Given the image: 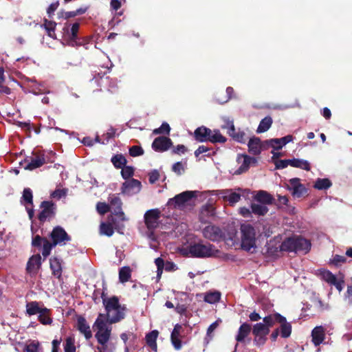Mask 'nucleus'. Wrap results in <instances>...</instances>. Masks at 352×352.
I'll return each mask as SVG.
<instances>
[{"label": "nucleus", "mask_w": 352, "mask_h": 352, "mask_svg": "<svg viewBox=\"0 0 352 352\" xmlns=\"http://www.w3.org/2000/svg\"><path fill=\"white\" fill-rule=\"evenodd\" d=\"M104 318V316L99 314L94 324V328L97 330L95 337L99 344L97 350L98 352H113L114 347L109 343L111 327L106 325Z\"/></svg>", "instance_id": "f257e3e1"}, {"label": "nucleus", "mask_w": 352, "mask_h": 352, "mask_svg": "<svg viewBox=\"0 0 352 352\" xmlns=\"http://www.w3.org/2000/svg\"><path fill=\"white\" fill-rule=\"evenodd\" d=\"M106 314H101L104 316L106 325L107 324L116 323L124 318L126 307L121 305L117 296H113L109 298L108 301L104 302Z\"/></svg>", "instance_id": "f03ea898"}, {"label": "nucleus", "mask_w": 352, "mask_h": 352, "mask_svg": "<svg viewBox=\"0 0 352 352\" xmlns=\"http://www.w3.org/2000/svg\"><path fill=\"white\" fill-rule=\"evenodd\" d=\"M192 136L195 140L200 142L224 143L227 140L219 130L212 131L205 126L197 127L195 130Z\"/></svg>", "instance_id": "7ed1b4c3"}, {"label": "nucleus", "mask_w": 352, "mask_h": 352, "mask_svg": "<svg viewBox=\"0 0 352 352\" xmlns=\"http://www.w3.org/2000/svg\"><path fill=\"white\" fill-rule=\"evenodd\" d=\"M186 250L194 258H209L219 252L214 245L209 243H204L202 241L190 243Z\"/></svg>", "instance_id": "20e7f679"}, {"label": "nucleus", "mask_w": 352, "mask_h": 352, "mask_svg": "<svg viewBox=\"0 0 352 352\" xmlns=\"http://www.w3.org/2000/svg\"><path fill=\"white\" fill-rule=\"evenodd\" d=\"M152 148L157 153H164L172 148L174 154L185 153L188 152L187 148L183 144L174 146L172 140L166 136H159L152 143Z\"/></svg>", "instance_id": "39448f33"}, {"label": "nucleus", "mask_w": 352, "mask_h": 352, "mask_svg": "<svg viewBox=\"0 0 352 352\" xmlns=\"http://www.w3.org/2000/svg\"><path fill=\"white\" fill-rule=\"evenodd\" d=\"M52 241H46L45 248V254H50L51 250L57 245H64L71 240V237L66 231L60 226H58L53 228L50 233Z\"/></svg>", "instance_id": "423d86ee"}, {"label": "nucleus", "mask_w": 352, "mask_h": 352, "mask_svg": "<svg viewBox=\"0 0 352 352\" xmlns=\"http://www.w3.org/2000/svg\"><path fill=\"white\" fill-rule=\"evenodd\" d=\"M241 233V248L245 251L251 252L256 248V232L252 226L244 223L240 228Z\"/></svg>", "instance_id": "0eeeda50"}, {"label": "nucleus", "mask_w": 352, "mask_h": 352, "mask_svg": "<svg viewBox=\"0 0 352 352\" xmlns=\"http://www.w3.org/2000/svg\"><path fill=\"white\" fill-rule=\"evenodd\" d=\"M280 155H273L272 159L274 161L276 168L278 169L286 168L288 165L291 166L300 168L305 170H310V164L307 160L300 159H292V160H275L274 157H279Z\"/></svg>", "instance_id": "6e6552de"}, {"label": "nucleus", "mask_w": 352, "mask_h": 352, "mask_svg": "<svg viewBox=\"0 0 352 352\" xmlns=\"http://www.w3.org/2000/svg\"><path fill=\"white\" fill-rule=\"evenodd\" d=\"M41 211L38 214V219L41 223L50 221L56 214V207L54 203L50 201H43L40 205Z\"/></svg>", "instance_id": "1a4fd4ad"}, {"label": "nucleus", "mask_w": 352, "mask_h": 352, "mask_svg": "<svg viewBox=\"0 0 352 352\" xmlns=\"http://www.w3.org/2000/svg\"><path fill=\"white\" fill-rule=\"evenodd\" d=\"M201 233L203 236L211 241H220L224 238V232L221 228L214 224H209L204 227Z\"/></svg>", "instance_id": "9d476101"}, {"label": "nucleus", "mask_w": 352, "mask_h": 352, "mask_svg": "<svg viewBox=\"0 0 352 352\" xmlns=\"http://www.w3.org/2000/svg\"><path fill=\"white\" fill-rule=\"evenodd\" d=\"M294 138L292 135H287L281 138H272L270 140H265L264 146H265L266 151L272 148L273 150L271 151L272 154H282L280 152H275V151L280 150L285 144L292 142Z\"/></svg>", "instance_id": "9b49d317"}, {"label": "nucleus", "mask_w": 352, "mask_h": 352, "mask_svg": "<svg viewBox=\"0 0 352 352\" xmlns=\"http://www.w3.org/2000/svg\"><path fill=\"white\" fill-rule=\"evenodd\" d=\"M142 183L135 179H129L122 183L120 188L121 193L126 196L138 194L142 190Z\"/></svg>", "instance_id": "f8f14e48"}, {"label": "nucleus", "mask_w": 352, "mask_h": 352, "mask_svg": "<svg viewBox=\"0 0 352 352\" xmlns=\"http://www.w3.org/2000/svg\"><path fill=\"white\" fill-rule=\"evenodd\" d=\"M109 222H102L100 225V234L102 235H106L107 236H111L113 234L114 229H116L118 232H120L123 228L124 226H120L116 219L112 216L109 215L108 217Z\"/></svg>", "instance_id": "ddd939ff"}, {"label": "nucleus", "mask_w": 352, "mask_h": 352, "mask_svg": "<svg viewBox=\"0 0 352 352\" xmlns=\"http://www.w3.org/2000/svg\"><path fill=\"white\" fill-rule=\"evenodd\" d=\"M110 210H113V214L117 216L122 221H126L128 219L122 211V201L117 195H110L108 197Z\"/></svg>", "instance_id": "4468645a"}, {"label": "nucleus", "mask_w": 352, "mask_h": 352, "mask_svg": "<svg viewBox=\"0 0 352 352\" xmlns=\"http://www.w3.org/2000/svg\"><path fill=\"white\" fill-rule=\"evenodd\" d=\"M195 196V192L185 191L170 199L168 204L174 208H182Z\"/></svg>", "instance_id": "2eb2a0df"}, {"label": "nucleus", "mask_w": 352, "mask_h": 352, "mask_svg": "<svg viewBox=\"0 0 352 352\" xmlns=\"http://www.w3.org/2000/svg\"><path fill=\"white\" fill-rule=\"evenodd\" d=\"M236 162L239 165L234 174L240 175L248 170L250 166H255L257 163V159L250 155H238Z\"/></svg>", "instance_id": "dca6fc26"}, {"label": "nucleus", "mask_w": 352, "mask_h": 352, "mask_svg": "<svg viewBox=\"0 0 352 352\" xmlns=\"http://www.w3.org/2000/svg\"><path fill=\"white\" fill-rule=\"evenodd\" d=\"M160 211L158 209H151L144 214V221L148 230L155 229L159 225Z\"/></svg>", "instance_id": "f3484780"}, {"label": "nucleus", "mask_w": 352, "mask_h": 352, "mask_svg": "<svg viewBox=\"0 0 352 352\" xmlns=\"http://www.w3.org/2000/svg\"><path fill=\"white\" fill-rule=\"evenodd\" d=\"M76 327L85 336L86 340H88L92 338L93 334L90 326L84 316L81 315L76 316Z\"/></svg>", "instance_id": "a211bd4d"}, {"label": "nucleus", "mask_w": 352, "mask_h": 352, "mask_svg": "<svg viewBox=\"0 0 352 352\" xmlns=\"http://www.w3.org/2000/svg\"><path fill=\"white\" fill-rule=\"evenodd\" d=\"M41 267V256L40 254L32 255L28 260L26 265V271L31 275L38 273Z\"/></svg>", "instance_id": "6ab92c4d"}, {"label": "nucleus", "mask_w": 352, "mask_h": 352, "mask_svg": "<svg viewBox=\"0 0 352 352\" xmlns=\"http://www.w3.org/2000/svg\"><path fill=\"white\" fill-rule=\"evenodd\" d=\"M288 189L292 192V195L296 197H300L307 192V189L300 183L299 178L291 179Z\"/></svg>", "instance_id": "aec40b11"}, {"label": "nucleus", "mask_w": 352, "mask_h": 352, "mask_svg": "<svg viewBox=\"0 0 352 352\" xmlns=\"http://www.w3.org/2000/svg\"><path fill=\"white\" fill-rule=\"evenodd\" d=\"M91 81L96 82L98 86L102 87L109 83L108 90L113 92L115 88L117 87L116 80L110 78L109 76H106L104 74L101 75L98 74L94 76Z\"/></svg>", "instance_id": "412c9836"}, {"label": "nucleus", "mask_w": 352, "mask_h": 352, "mask_svg": "<svg viewBox=\"0 0 352 352\" xmlns=\"http://www.w3.org/2000/svg\"><path fill=\"white\" fill-rule=\"evenodd\" d=\"M264 144L265 141H261L259 138H250L248 144L249 152L252 154H260L262 151H266Z\"/></svg>", "instance_id": "4be33fe9"}, {"label": "nucleus", "mask_w": 352, "mask_h": 352, "mask_svg": "<svg viewBox=\"0 0 352 352\" xmlns=\"http://www.w3.org/2000/svg\"><path fill=\"white\" fill-rule=\"evenodd\" d=\"M312 342L318 346L323 342L325 338V329L322 326L316 327L311 331Z\"/></svg>", "instance_id": "5701e85b"}, {"label": "nucleus", "mask_w": 352, "mask_h": 352, "mask_svg": "<svg viewBox=\"0 0 352 352\" xmlns=\"http://www.w3.org/2000/svg\"><path fill=\"white\" fill-rule=\"evenodd\" d=\"M311 245L310 241L301 236H295V252H301L307 254L309 252Z\"/></svg>", "instance_id": "b1692460"}, {"label": "nucleus", "mask_w": 352, "mask_h": 352, "mask_svg": "<svg viewBox=\"0 0 352 352\" xmlns=\"http://www.w3.org/2000/svg\"><path fill=\"white\" fill-rule=\"evenodd\" d=\"M215 214L214 208L211 204H206L201 206L199 212V221L202 223L208 221V218Z\"/></svg>", "instance_id": "393cba45"}, {"label": "nucleus", "mask_w": 352, "mask_h": 352, "mask_svg": "<svg viewBox=\"0 0 352 352\" xmlns=\"http://www.w3.org/2000/svg\"><path fill=\"white\" fill-rule=\"evenodd\" d=\"M114 148H112L113 154H122V152L126 154V150H129V154H143L144 150L140 146H133L131 147H129L124 145L122 146V148H120L118 146H114Z\"/></svg>", "instance_id": "a878e982"}, {"label": "nucleus", "mask_w": 352, "mask_h": 352, "mask_svg": "<svg viewBox=\"0 0 352 352\" xmlns=\"http://www.w3.org/2000/svg\"><path fill=\"white\" fill-rule=\"evenodd\" d=\"M254 198L255 201L265 206L272 204L274 201L273 196L264 190L258 191Z\"/></svg>", "instance_id": "bb28decb"}, {"label": "nucleus", "mask_w": 352, "mask_h": 352, "mask_svg": "<svg viewBox=\"0 0 352 352\" xmlns=\"http://www.w3.org/2000/svg\"><path fill=\"white\" fill-rule=\"evenodd\" d=\"M45 163V159L42 155H36L35 158L31 159L30 161L25 160L24 162V168L28 170H34L41 167Z\"/></svg>", "instance_id": "cd10ccee"}, {"label": "nucleus", "mask_w": 352, "mask_h": 352, "mask_svg": "<svg viewBox=\"0 0 352 352\" xmlns=\"http://www.w3.org/2000/svg\"><path fill=\"white\" fill-rule=\"evenodd\" d=\"M182 329V327L181 324H175L170 336L171 342L177 350L180 349L182 347V342L179 339Z\"/></svg>", "instance_id": "c85d7f7f"}, {"label": "nucleus", "mask_w": 352, "mask_h": 352, "mask_svg": "<svg viewBox=\"0 0 352 352\" xmlns=\"http://www.w3.org/2000/svg\"><path fill=\"white\" fill-rule=\"evenodd\" d=\"M251 329L252 327L250 324L247 322L243 323L238 330L237 335L236 336V340L238 342H243L245 338L250 333Z\"/></svg>", "instance_id": "c756f323"}, {"label": "nucleus", "mask_w": 352, "mask_h": 352, "mask_svg": "<svg viewBox=\"0 0 352 352\" xmlns=\"http://www.w3.org/2000/svg\"><path fill=\"white\" fill-rule=\"evenodd\" d=\"M26 314L29 316L39 314L45 307L41 302L31 301L26 304Z\"/></svg>", "instance_id": "7c9ffc66"}, {"label": "nucleus", "mask_w": 352, "mask_h": 352, "mask_svg": "<svg viewBox=\"0 0 352 352\" xmlns=\"http://www.w3.org/2000/svg\"><path fill=\"white\" fill-rule=\"evenodd\" d=\"M50 265L52 274L57 278H60L62 274L61 260L56 256L52 257L50 259Z\"/></svg>", "instance_id": "2f4dec72"}, {"label": "nucleus", "mask_w": 352, "mask_h": 352, "mask_svg": "<svg viewBox=\"0 0 352 352\" xmlns=\"http://www.w3.org/2000/svg\"><path fill=\"white\" fill-rule=\"evenodd\" d=\"M284 316H281L280 314L276 313L264 317L263 321L270 329L276 322L280 323V322H284Z\"/></svg>", "instance_id": "473e14b6"}, {"label": "nucleus", "mask_w": 352, "mask_h": 352, "mask_svg": "<svg viewBox=\"0 0 352 352\" xmlns=\"http://www.w3.org/2000/svg\"><path fill=\"white\" fill-rule=\"evenodd\" d=\"M38 321L44 325H50L52 323V318L51 317V311L47 307L42 309V311L38 315Z\"/></svg>", "instance_id": "72a5a7b5"}, {"label": "nucleus", "mask_w": 352, "mask_h": 352, "mask_svg": "<svg viewBox=\"0 0 352 352\" xmlns=\"http://www.w3.org/2000/svg\"><path fill=\"white\" fill-rule=\"evenodd\" d=\"M158 333H159L157 330H153L147 333L145 338L147 345L153 351H157V346L156 343V340L157 338Z\"/></svg>", "instance_id": "f704fd0d"}, {"label": "nucleus", "mask_w": 352, "mask_h": 352, "mask_svg": "<svg viewBox=\"0 0 352 352\" xmlns=\"http://www.w3.org/2000/svg\"><path fill=\"white\" fill-rule=\"evenodd\" d=\"M269 333L270 329L265 322L256 323L252 327V333L255 337H258V336H267Z\"/></svg>", "instance_id": "c9c22d12"}, {"label": "nucleus", "mask_w": 352, "mask_h": 352, "mask_svg": "<svg viewBox=\"0 0 352 352\" xmlns=\"http://www.w3.org/2000/svg\"><path fill=\"white\" fill-rule=\"evenodd\" d=\"M21 204L22 205L34 206L32 191L29 188H24L23 195L21 198Z\"/></svg>", "instance_id": "e433bc0d"}, {"label": "nucleus", "mask_w": 352, "mask_h": 352, "mask_svg": "<svg viewBox=\"0 0 352 352\" xmlns=\"http://www.w3.org/2000/svg\"><path fill=\"white\" fill-rule=\"evenodd\" d=\"M273 120L271 116H267L262 119L256 129L258 133H261L267 131L272 126Z\"/></svg>", "instance_id": "4c0bfd02"}, {"label": "nucleus", "mask_w": 352, "mask_h": 352, "mask_svg": "<svg viewBox=\"0 0 352 352\" xmlns=\"http://www.w3.org/2000/svg\"><path fill=\"white\" fill-rule=\"evenodd\" d=\"M281 251L295 252V236L285 239L280 246Z\"/></svg>", "instance_id": "58836bf2"}, {"label": "nucleus", "mask_w": 352, "mask_h": 352, "mask_svg": "<svg viewBox=\"0 0 352 352\" xmlns=\"http://www.w3.org/2000/svg\"><path fill=\"white\" fill-rule=\"evenodd\" d=\"M229 134L233 139L239 142L244 143L245 142V133L244 132H236L233 122L230 123L229 127Z\"/></svg>", "instance_id": "ea45409f"}, {"label": "nucleus", "mask_w": 352, "mask_h": 352, "mask_svg": "<svg viewBox=\"0 0 352 352\" xmlns=\"http://www.w3.org/2000/svg\"><path fill=\"white\" fill-rule=\"evenodd\" d=\"M46 241H49V240L45 237H41L39 235H36L33 238L32 241V245L34 247L41 248V246H43L42 254L45 258H46L47 256H48L50 255V254H45V245H46Z\"/></svg>", "instance_id": "a19ab883"}, {"label": "nucleus", "mask_w": 352, "mask_h": 352, "mask_svg": "<svg viewBox=\"0 0 352 352\" xmlns=\"http://www.w3.org/2000/svg\"><path fill=\"white\" fill-rule=\"evenodd\" d=\"M131 277V269L129 266H124L119 270V280L124 283L130 280Z\"/></svg>", "instance_id": "79ce46f5"}, {"label": "nucleus", "mask_w": 352, "mask_h": 352, "mask_svg": "<svg viewBox=\"0 0 352 352\" xmlns=\"http://www.w3.org/2000/svg\"><path fill=\"white\" fill-rule=\"evenodd\" d=\"M252 212L256 215L263 216L268 212V208L266 206L261 204L253 203L251 204Z\"/></svg>", "instance_id": "37998d69"}, {"label": "nucleus", "mask_w": 352, "mask_h": 352, "mask_svg": "<svg viewBox=\"0 0 352 352\" xmlns=\"http://www.w3.org/2000/svg\"><path fill=\"white\" fill-rule=\"evenodd\" d=\"M332 185L331 182L327 178H318L316 179L314 188L318 190H327Z\"/></svg>", "instance_id": "c03bdc74"}, {"label": "nucleus", "mask_w": 352, "mask_h": 352, "mask_svg": "<svg viewBox=\"0 0 352 352\" xmlns=\"http://www.w3.org/2000/svg\"><path fill=\"white\" fill-rule=\"evenodd\" d=\"M280 328L279 329V331L280 333L281 337L285 338L289 337L292 333L291 324L287 322L285 318L284 322H280Z\"/></svg>", "instance_id": "a18cd8bd"}, {"label": "nucleus", "mask_w": 352, "mask_h": 352, "mask_svg": "<svg viewBox=\"0 0 352 352\" xmlns=\"http://www.w3.org/2000/svg\"><path fill=\"white\" fill-rule=\"evenodd\" d=\"M43 25L47 32V35L50 37L54 38L56 37L55 29L56 23L53 21H48L47 19H45Z\"/></svg>", "instance_id": "49530a36"}, {"label": "nucleus", "mask_w": 352, "mask_h": 352, "mask_svg": "<svg viewBox=\"0 0 352 352\" xmlns=\"http://www.w3.org/2000/svg\"><path fill=\"white\" fill-rule=\"evenodd\" d=\"M64 352H76L75 338L73 336L66 338L64 344Z\"/></svg>", "instance_id": "de8ad7c7"}, {"label": "nucleus", "mask_w": 352, "mask_h": 352, "mask_svg": "<svg viewBox=\"0 0 352 352\" xmlns=\"http://www.w3.org/2000/svg\"><path fill=\"white\" fill-rule=\"evenodd\" d=\"M111 162L117 168H122L126 164L127 161L124 155H113L111 158Z\"/></svg>", "instance_id": "09e8293b"}, {"label": "nucleus", "mask_w": 352, "mask_h": 352, "mask_svg": "<svg viewBox=\"0 0 352 352\" xmlns=\"http://www.w3.org/2000/svg\"><path fill=\"white\" fill-rule=\"evenodd\" d=\"M221 298V294L218 292L207 293L204 296V300L210 304L217 302Z\"/></svg>", "instance_id": "8fccbe9b"}, {"label": "nucleus", "mask_w": 352, "mask_h": 352, "mask_svg": "<svg viewBox=\"0 0 352 352\" xmlns=\"http://www.w3.org/2000/svg\"><path fill=\"white\" fill-rule=\"evenodd\" d=\"M186 166V162L182 161L175 163L172 166V170L176 174L180 175L184 173L185 168Z\"/></svg>", "instance_id": "3c124183"}, {"label": "nucleus", "mask_w": 352, "mask_h": 352, "mask_svg": "<svg viewBox=\"0 0 352 352\" xmlns=\"http://www.w3.org/2000/svg\"><path fill=\"white\" fill-rule=\"evenodd\" d=\"M134 175V168L132 166H124L121 170V175L126 180L132 179Z\"/></svg>", "instance_id": "603ef678"}, {"label": "nucleus", "mask_w": 352, "mask_h": 352, "mask_svg": "<svg viewBox=\"0 0 352 352\" xmlns=\"http://www.w3.org/2000/svg\"><path fill=\"white\" fill-rule=\"evenodd\" d=\"M115 136V131L113 129H111L108 132L103 134L100 138V142L102 144H106L109 143L110 141L114 138Z\"/></svg>", "instance_id": "864d4df0"}, {"label": "nucleus", "mask_w": 352, "mask_h": 352, "mask_svg": "<svg viewBox=\"0 0 352 352\" xmlns=\"http://www.w3.org/2000/svg\"><path fill=\"white\" fill-rule=\"evenodd\" d=\"M170 131V127L167 122H163L160 127L153 130L154 134H165L169 135Z\"/></svg>", "instance_id": "5fc2aeb1"}, {"label": "nucleus", "mask_w": 352, "mask_h": 352, "mask_svg": "<svg viewBox=\"0 0 352 352\" xmlns=\"http://www.w3.org/2000/svg\"><path fill=\"white\" fill-rule=\"evenodd\" d=\"M26 352H42L38 341L34 340L25 348Z\"/></svg>", "instance_id": "6e6d98bb"}, {"label": "nucleus", "mask_w": 352, "mask_h": 352, "mask_svg": "<svg viewBox=\"0 0 352 352\" xmlns=\"http://www.w3.org/2000/svg\"><path fill=\"white\" fill-rule=\"evenodd\" d=\"M322 279L330 285L333 284L336 279V277L329 270H324L321 272Z\"/></svg>", "instance_id": "4d7b16f0"}, {"label": "nucleus", "mask_w": 352, "mask_h": 352, "mask_svg": "<svg viewBox=\"0 0 352 352\" xmlns=\"http://www.w3.org/2000/svg\"><path fill=\"white\" fill-rule=\"evenodd\" d=\"M346 258L344 256L336 254L330 261L329 263L336 267H339L341 266L343 263H346Z\"/></svg>", "instance_id": "13d9d810"}, {"label": "nucleus", "mask_w": 352, "mask_h": 352, "mask_svg": "<svg viewBox=\"0 0 352 352\" xmlns=\"http://www.w3.org/2000/svg\"><path fill=\"white\" fill-rule=\"evenodd\" d=\"M225 197H227L226 201H228L230 206H234L241 200V195L239 193L232 192L228 196H225Z\"/></svg>", "instance_id": "bf43d9fd"}, {"label": "nucleus", "mask_w": 352, "mask_h": 352, "mask_svg": "<svg viewBox=\"0 0 352 352\" xmlns=\"http://www.w3.org/2000/svg\"><path fill=\"white\" fill-rule=\"evenodd\" d=\"M96 210L100 214L103 215L110 211V206L104 202H98Z\"/></svg>", "instance_id": "052dcab7"}, {"label": "nucleus", "mask_w": 352, "mask_h": 352, "mask_svg": "<svg viewBox=\"0 0 352 352\" xmlns=\"http://www.w3.org/2000/svg\"><path fill=\"white\" fill-rule=\"evenodd\" d=\"M82 142L85 146H92L95 142H100V138L98 135H96L94 139L91 137H85Z\"/></svg>", "instance_id": "680f3d73"}, {"label": "nucleus", "mask_w": 352, "mask_h": 352, "mask_svg": "<svg viewBox=\"0 0 352 352\" xmlns=\"http://www.w3.org/2000/svg\"><path fill=\"white\" fill-rule=\"evenodd\" d=\"M79 28H80V23H74L71 27L70 33L68 35V36H71L73 38H80L78 35V33L79 31Z\"/></svg>", "instance_id": "e2e57ef3"}, {"label": "nucleus", "mask_w": 352, "mask_h": 352, "mask_svg": "<svg viewBox=\"0 0 352 352\" xmlns=\"http://www.w3.org/2000/svg\"><path fill=\"white\" fill-rule=\"evenodd\" d=\"M67 194V190L65 189H56L53 191L50 196L52 198L60 199L63 197L65 196Z\"/></svg>", "instance_id": "0e129e2a"}, {"label": "nucleus", "mask_w": 352, "mask_h": 352, "mask_svg": "<svg viewBox=\"0 0 352 352\" xmlns=\"http://www.w3.org/2000/svg\"><path fill=\"white\" fill-rule=\"evenodd\" d=\"M148 180L151 184L155 183L160 179V173L158 170H153L148 173Z\"/></svg>", "instance_id": "69168bd1"}, {"label": "nucleus", "mask_w": 352, "mask_h": 352, "mask_svg": "<svg viewBox=\"0 0 352 352\" xmlns=\"http://www.w3.org/2000/svg\"><path fill=\"white\" fill-rule=\"evenodd\" d=\"M59 6V2L57 1L56 2L52 3L49 7L47 9V13L49 16V17H51L54 12L57 10L58 7Z\"/></svg>", "instance_id": "338daca9"}, {"label": "nucleus", "mask_w": 352, "mask_h": 352, "mask_svg": "<svg viewBox=\"0 0 352 352\" xmlns=\"http://www.w3.org/2000/svg\"><path fill=\"white\" fill-rule=\"evenodd\" d=\"M66 42H67V44L69 46H71V47H79V46H80V38H73L71 36H68L67 39L66 40Z\"/></svg>", "instance_id": "774afa93"}]
</instances>
